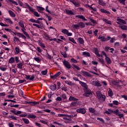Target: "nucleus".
<instances>
[{
	"label": "nucleus",
	"instance_id": "23",
	"mask_svg": "<svg viewBox=\"0 0 127 127\" xmlns=\"http://www.w3.org/2000/svg\"><path fill=\"white\" fill-rule=\"evenodd\" d=\"M94 4H92L91 5H89L88 4H86V5L87 6H88V7H89L90 8V9H91V10H93V11H97V8H93V7H92V6Z\"/></svg>",
	"mask_w": 127,
	"mask_h": 127
},
{
	"label": "nucleus",
	"instance_id": "4",
	"mask_svg": "<svg viewBox=\"0 0 127 127\" xmlns=\"http://www.w3.org/2000/svg\"><path fill=\"white\" fill-rule=\"evenodd\" d=\"M114 114H115V115H116V116H118L119 119H122L124 117V114H121V112H120V110L119 109H116L114 112Z\"/></svg>",
	"mask_w": 127,
	"mask_h": 127
},
{
	"label": "nucleus",
	"instance_id": "21",
	"mask_svg": "<svg viewBox=\"0 0 127 127\" xmlns=\"http://www.w3.org/2000/svg\"><path fill=\"white\" fill-rule=\"evenodd\" d=\"M72 66L73 69H76V70H77L78 71L81 70V68H80V67H79L78 65H76L75 64H72Z\"/></svg>",
	"mask_w": 127,
	"mask_h": 127
},
{
	"label": "nucleus",
	"instance_id": "18",
	"mask_svg": "<svg viewBox=\"0 0 127 127\" xmlns=\"http://www.w3.org/2000/svg\"><path fill=\"white\" fill-rule=\"evenodd\" d=\"M119 28H121L122 30H127V26L126 25H121L119 26Z\"/></svg>",
	"mask_w": 127,
	"mask_h": 127
},
{
	"label": "nucleus",
	"instance_id": "54",
	"mask_svg": "<svg viewBox=\"0 0 127 127\" xmlns=\"http://www.w3.org/2000/svg\"><path fill=\"white\" fill-rule=\"evenodd\" d=\"M15 50L16 51V53H17V54L18 53H19V52H20V50L19 49V47H17L15 48Z\"/></svg>",
	"mask_w": 127,
	"mask_h": 127
},
{
	"label": "nucleus",
	"instance_id": "6",
	"mask_svg": "<svg viewBox=\"0 0 127 127\" xmlns=\"http://www.w3.org/2000/svg\"><path fill=\"white\" fill-rule=\"evenodd\" d=\"M63 64L64 66V67H65V68H66V69H68V70L69 69H71V64H70V63H68V61L64 60L63 62Z\"/></svg>",
	"mask_w": 127,
	"mask_h": 127
},
{
	"label": "nucleus",
	"instance_id": "5",
	"mask_svg": "<svg viewBox=\"0 0 127 127\" xmlns=\"http://www.w3.org/2000/svg\"><path fill=\"white\" fill-rule=\"evenodd\" d=\"M117 21H118L116 22L117 24L120 25H123V24H126L127 23V21L123 19L117 18Z\"/></svg>",
	"mask_w": 127,
	"mask_h": 127
},
{
	"label": "nucleus",
	"instance_id": "52",
	"mask_svg": "<svg viewBox=\"0 0 127 127\" xmlns=\"http://www.w3.org/2000/svg\"><path fill=\"white\" fill-rule=\"evenodd\" d=\"M58 116L59 117H67V118H71V116H69L66 115L65 114H58Z\"/></svg>",
	"mask_w": 127,
	"mask_h": 127
},
{
	"label": "nucleus",
	"instance_id": "34",
	"mask_svg": "<svg viewBox=\"0 0 127 127\" xmlns=\"http://www.w3.org/2000/svg\"><path fill=\"white\" fill-rule=\"evenodd\" d=\"M26 5H27V6H28L29 10L31 11V12H33V13H34V11H35L34 10V9H33L31 7H30V6H29V5L27 3H26Z\"/></svg>",
	"mask_w": 127,
	"mask_h": 127
},
{
	"label": "nucleus",
	"instance_id": "60",
	"mask_svg": "<svg viewBox=\"0 0 127 127\" xmlns=\"http://www.w3.org/2000/svg\"><path fill=\"white\" fill-rule=\"evenodd\" d=\"M33 14H34L35 16H36L37 17H39V16H40V15L39 14L38 12H37V11H35L33 13Z\"/></svg>",
	"mask_w": 127,
	"mask_h": 127
},
{
	"label": "nucleus",
	"instance_id": "49",
	"mask_svg": "<svg viewBox=\"0 0 127 127\" xmlns=\"http://www.w3.org/2000/svg\"><path fill=\"white\" fill-rule=\"evenodd\" d=\"M90 21L92 22L93 24H97L98 22L95 20L93 19L92 18H90Z\"/></svg>",
	"mask_w": 127,
	"mask_h": 127
},
{
	"label": "nucleus",
	"instance_id": "25",
	"mask_svg": "<svg viewBox=\"0 0 127 127\" xmlns=\"http://www.w3.org/2000/svg\"><path fill=\"white\" fill-rule=\"evenodd\" d=\"M18 23L20 26L22 27V29H24L25 30V28H24V23H23V21H19Z\"/></svg>",
	"mask_w": 127,
	"mask_h": 127
},
{
	"label": "nucleus",
	"instance_id": "2",
	"mask_svg": "<svg viewBox=\"0 0 127 127\" xmlns=\"http://www.w3.org/2000/svg\"><path fill=\"white\" fill-rule=\"evenodd\" d=\"M84 94H83V96L84 97H90V95H92V92H91V90L89 89L88 88L84 89Z\"/></svg>",
	"mask_w": 127,
	"mask_h": 127
},
{
	"label": "nucleus",
	"instance_id": "20",
	"mask_svg": "<svg viewBox=\"0 0 127 127\" xmlns=\"http://www.w3.org/2000/svg\"><path fill=\"white\" fill-rule=\"evenodd\" d=\"M100 11L103 13H106L107 14H111V12L105 9H100Z\"/></svg>",
	"mask_w": 127,
	"mask_h": 127
},
{
	"label": "nucleus",
	"instance_id": "22",
	"mask_svg": "<svg viewBox=\"0 0 127 127\" xmlns=\"http://www.w3.org/2000/svg\"><path fill=\"white\" fill-rule=\"evenodd\" d=\"M102 20L105 22V23H107V24H110V25H112V21L110 20H109L107 19L103 18Z\"/></svg>",
	"mask_w": 127,
	"mask_h": 127
},
{
	"label": "nucleus",
	"instance_id": "19",
	"mask_svg": "<svg viewBox=\"0 0 127 127\" xmlns=\"http://www.w3.org/2000/svg\"><path fill=\"white\" fill-rule=\"evenodd\" d=\"M78 26L80 28H84V27H85V23H84V22H80L79 23H78Z\"/></svg>",
	"mask_w": 127,
	"mask_h": 127
},
{
	"label": "nucleus",
	"instance_id": "7",
	"mask_svg": "<svg viewBox=\"0 0 127 127\" xmlns=\"http://www.w3.org/2000/svg\"><path fill=\"white\" fill-rule=\"evenodd\" d=\"M81 73L82 74L84 77H88L89 78H91V77H92V74L88 72V71H85L82 70L81 71Z\"/></svg>",
	"mask_w": 127,
	"mask_h": 127
},
{
	"label": "nucleus",
	"instance_id": "16",
	"mask_svg": "<svg viewBox=\"0 0 127 127\" xmlns=\"http://www.w3.org/2000/svg\"><path fill=\"white\" fill-rule=\"evenodd\" d=\"M50 89H51L52 91H55V90L57 89V85L55 84H54V85H52L50 86Z\"/></svg>",
	"mask_w": 127,
	"mask_h": 127
},
{
	"label": "nucleus",
	"instance_id": "58",
	"mask_svg": "<svg viewBox=\"0 0 127 127\" xmlns=\"http://www.w3.org/2000/svg\"><path fill=\"white\" fill-rule=\"evenodd\" d=\"M41 73L42 75H46V74H47V69H46L45 70H42Z\"/></svg>",
	"mask_w": 127,
	"mask_h": 127
},
{
	"label": "nucleus",
	"instance_id": "26",
	"mask_svg": "<svg viewBox=\"0 0 127 127\" xmlns=\"http://www.w3.org/2000/svg\"><path fill=\"white\" fill-rule=\"evenodd\" d=\"M4 20L5 21H6V22H8L9 23H10V24H13V22H12V21H11V19H10V18H5Z\"/></svg>",
	"mask_w": 127,
	"mask_h": 127
},
{
	"label": "nucleus",
	"instance_id": "24",
	"mask_svg": "<svg viewBox=\"0 0 127 127\" xmlns=\"http://www.w3.org/2000/svg\"><path fill=\"white\" fill-rule=\"evenodd\" d=\"M93 83H94V86L96 87H102V84L99 81H93Z\"/></svg>",
	"mask_w": 127,
	"mask_h": 127
},
{
	"label": "nucleus",
	"instance_id": "9",
	"mask_svg": "<svg viewBox=\"0 0 127 127\" xmlns=\"http://www.w3.org/2000/svg\"><path fill=\"white\" fill-rule=\"evenodd\" d=\"M77 113L79 114H82V115H85L86 114V109L84 108H79L76 109Z\"/></svg>",
	"mask_w": 127,
	"mask_h": 127
},
{
	"label": "nucleus",
	"instance_id": "13",
	"mask_svg": "<svg viewBox=\"0 0 127 127\" xmlns=\"http://www.w3.org/2000/svg\"><path fill=\"white\" fill-rule=\"evenodd\" d=\"M105 61L106 62V63L108 64V65L112 64V60H111V58L108 57H106L105 58Z\"/></svg>",
	"mask_w": 127,
	"mask_h": 127
},
{
	"label": "nucleus",
	"instance_id": "42",
	"mask_svg": "<svg viewBox=\"0 0 127 127\" xmlns=\"http://www.w3.org/2000/svg\"><path fill=\"white\" fill-rule=\"evenodd\" d=\"M68 39H69V41H71V42L73 43L74 44H77L76 41H75V40H74V38H71V37H69Z\"/></svg>",
	"mask_w": 127,
	"mask_h": 127
},
{
	"label": "nucleus",
	"instance_id": "63",
	"mask_svg": "<svg viewBox=\"0 0 127 127\" xmlns=\"http://www.w3.org/2000/svg\"><path fill=\"white\" fill-rule=\"evenodd\" d=\"M36 50L39 52V53H41V52L42 51V50L40 48V47H37Z\"/></svg>",
	"mask_w": 127,
	"mask_h": 127
},
{
	"label": "nucleus",
	"instance_id": "8",
	"mask_svg": "<svg viewBox=\"0 0 127 127\" xmlns=\"http://www.w3.org/2000/svg\"><path fill=\"white\" fill-rule=\"evenodd\" d=\"M25 76L26 80H30V81H33L34 78H35V76L34 75H30L25 74Z\"/></svg>",
	"mask_w": 127,
	"mask_h": 127
},
{
	"label": "nucleus",
	"instance_id": "39",
	"mask_svg": "<svg viewBox=\"0 0 127 127\" xmlns=\"http://www.w3.org/2000/svg\"><path fill=\"white\" fill-rule=\"evenodd\" d=\"M65 84H67V85H69V86H73V85H74V84L73 83V82H72V81H69L68 80H66L65 81Z\"/></svg>",
	"mask_w": 127,
	"mask_h": 127
},
{
	"label": "nucleus",
	"instance_id": "31",
	"mask_svg": "<svg viewBox=\"0 0 127 127\" xmlns=\"http://www.w3.org/2000/svg\"><path fill=\"white\" fill-rule=\"evenodd\" d=\"M88 111L89 113H91V114H94V113H96V110L93 108H89L88 109Z\"/></svg>",
	"mask_w": 127,
	"mask_h": 127
},
{
	"label": "nucleus",
	"instance_id": "53",
	"mask_svg": "<svg viewBox=\"0 0 127 127\" xmlns=\"http://www.w3.org/2000/svg\"><path fill=\"white\" fill-rule=\"evenodd\" d=\"M68 30L66 29H63L62 31V32L63 33H64V34H65L66 35L67 33H68Z\"/></svg>",
	"mask_w": 127,
	"mask_h": 127
},
{
	"label": "nucleus",
	"instance_id": "38",
	"mask_svg": "<svg viewBox=\"0 0 127 127\" xmlns=\"http://www.w3.org/2000/svg\"><path fill=\"white\" fill-rule=\"evenodd\" d=\"M0 70L3 71H5L6 70V66H5V65H2L0 66Z\"/></svg>",
	"mask_w": 127,
	"mask_h": 127
},
{
	"label": "nucleus",
	"instance_id": "46",
	"mask_svg": "<svg viewBox=\"0 0 127 127\" xmlns=\"http://www.w3.org/2000/svg\"><path fill=\"white\" fill-rule=\"evenodd\" d=\"M69 101H78V99L75 98V97L72 96H70L69 98Z\"/></svg>",
	"mask_w": 127,
	"mask_h": 127
},
{
	"label": "nucleus",
	"instance_id": "28",
	"mask_svg": "<svg viewBox=\"0 0 127 127\" xmlns=\"http://www.w3.org/2000/svg\"><path fill=\"white\" fill-rule=\"evenodd\" d=\"M17 36L19 37H21L22 38H23L24 39H26V37L24 36V35H23L21 33H17Z\"/></svg>",
	"mask_w": 127,
	"mask_h": 127
},
{
	"label": "nucleus",
	"instance_id": "3",
	"mask_svg": "<svg viewBox=\"0 0 127 127\" xmlns=\"http://www.w3.org/2000/svg\"><path fill=\"white\" fill-rule=\"evenodd\" d=\"M98 39H101V41L102 42H105V41H109V40L111 39V37L108 36L107 37V38H106L105 36L100 35L98 38Z\"/></svg>",
	"mask_w": 127,
	"mask_h": 127
},
{
	"label": "nucleus",
	"instance_id": "15",
	"mask_svg": "<svg viewBox=\"0 0 127 127\" xmlns=\"http://www.w3.org/2000/svg\"><path fill=\"white\" fill-rule=\"evenodd\" d=\"M37 8L38 11L40 13H41L42 11H43V10H45V9L43 7H41L40 6H37Z\"/></svg>",
	"mask_w": 127,
	"mask_h": 127
},
{
	"label": "nucleus",
	"instance_id": "32",
	"mask_svg": "<svg viewBox=\"0 0 127 127\" xmlns=\"http://www.w3.org/2000/svg\"><path fill=\"white\" fill-rule=\"evenodd\" d=\"M14 61H15L14 58L11 57L10 59H9L8 62L10 64H13V63H14Z\"/></svg>",
	"mask_w": 127,
	"mask_h": 127
},
{
	"label": "nucleus",
	"instance_id": "27",
	"mask_svg": "<svg viewBox=\"0 0 127 127\" xmlns=\"http://www.w3.org/2000/svg\"><path fill=\"white\" fill-rule=\"evenodd\" d=\"M8 13L11 17H15V14L12 11L10 10H8Z\"/></svg>",
	"mask_w": 127,
	"mask_h": 127
},
{
	"label": "nucleus",
	"instance_id": "51",
	"mask_svg": "<svg viewBox=\"0 0 127 127\" xmlns=\"http://www.w3.org/2000/svg\"><path fill=\"white\" fill-rule=\"evenodd\" d=\"M97 121H99V122H101L102 123V124H105V120L101 118H97Z\"/></svg>",
	"mask_w": 127,
	"mask_h": 127
},
{
	"label": "nucleus",
	"instance_id": "17",
	"mask_svg": "<svg viewBox=\"0 0 127 127\" xmlns=\"http://www.w3.org/2000/svg\"><path fill=\"white\" fill-rule=\"evenodd\" d=\"M79 83L80 85L82 86V87H83V88H84V89L87 88V84H86V83L81 81H79Z\"/></svg>",
	"mask_w": 127,
	"mask_h": 127
},
{
	"label": "nucleus",
	"instance_id": "14",
	"mask_svg": "<svg viewBox=\"0 0 127 127\" xmlns=\"http://www.w3.org/2000/svg\"><path fill=\"white\" fill-rule=\"evenodd\" d=\"M11 113H12L14 114V115H15L16 116H17V115H20L21 114L22 112L20 111H15V110H10Z\"/></svg>",
	"mask_w": 127,
	"mask_h": 127
},
{
	"label": "nucleus",
	"instance_id": "55",
	"mask_svg": "<svg viewBox=\"0 0 127 127\" xmlns=\"http://www.w3.org/2000/svg\"><path fill=\"white\" fill-rule=\"evenodd\" d=\"M70 62L71 63H78L77 60H75L74 58L71 59Z\"/></svg>",
	"mask_w": 127,
	"mask_h": 127
},
{
	"label": "nucleus",
	"instance_id": "10",
	"mask_svg": "<svg viewBox=\"0 0 127 127\" xmlns=\"http://www.w3.org/2000/svg\"><path fill=\"white\" fill-rule=\"evenodd\" d=\"M61 75V72L60 71L58 72L57 73H56L54 75H51L50 77L51 79H53V80H55L56 79H57V77H59Z\"/></svg>",
	"mask_w": 127,
	"mask_h": 127
},
{
	"label": "nucleus",
	"instance_id": "45",
	"mask_svg": "<svg viewBox=\"0 0 127 127\" xmlns=\"http://www.w3.org/2000/svg\"><path fill=\"white\" fill-rule=\"evenodd\" d=\"M61 54L63 55L64 58H67V53H66V52H61Z\"/></svg>",
	"mask_w": 127,
	"mask_h": 127
},
{
	"label": "nucleus",
	"instance_id": "57",
	"mask_svg": "<svg viewBox=\"0 0 127 127\" xmlns=\"http://www.w3.org/2000/svg\"><path fill=\"white\" fill-rule=\"evenodd\" d=\"M34 60L38 62V63H39V62L41 61V60H40V59H39V58H34Z\"/></svg>",
	"mask_w": 127,
	"mask_h": 127
},
{
	"label": "nucleus",
	"instance_id": "30",
	"mask_svg": "<svg viewBox=\"0 0 127 127\" xmlns=\"http://www.w3.org/2000/svg\"><path fill=\"white\" fill-rule=\"evenodd\" d=\"M98 3L100 4V5H102V6H104V5H106V3L103 1V0H100L98 1Z\"/></svg>",
	"mask_w": 127,
	"mask_h": 127
},
{
	"label": "nucleus",
	"instance_id": "40",
	"mask_svg": "<svg viewBox=\"0 0 127 127\" xmlns=\"http://www.w3.org/2000/svg\"><path fill=\"white\" fill-rule=\"evenodd\" d=\"M23 29H21V30H22V32L24 33V34L25 35H26V37H27L28 38H29V39L30 38V37H29V35H28L27 34V33L26 32H25L24 31V30H23Z\"/></svg>",
	"mask_w": 127,
	"mask_h": 127
},
{
	"label": "nucleus",
	"instance_id": "35",
	"mask_svg": "<svg viewBox=\"0 0 127 127\" xmlns=\"http://www.w3.org/2000/svg\"><path fill=\"white\" fill-rule=\"evenodd\" d=\"M108 95L109 97H113L114 93H113V91H112V89L109 88L108 91Z\"/></svg>",
	"mask_w": 127,
	"mask_h": 127
},
{
	"label": "nucleus",
	"instance_id": "64",
	"mask_svg": "<svg viewBox=\"0 0 127 127\" xmlns=\"http://www.w3.org/2000/svg\"><path fill=\"white\" fill-rule=\"evenodd\" d=\"M9 127H13L14 126L13 125V123L12 122L8 123Z\"/></svg>",
	"mask_w": 127,
	"mask_h": 127
},
{
	"label": "nucleus",
	"instance_id": "36",
	"mask_svg": "<svg viewBox=\"0 0 127 127\" xmlns=\"http://www.w3.org/2000/svg\"><path fill=\"white\" fill-rule=\"evenodd\" d=\"M22 120L23 122H24V124H26V125H28V124H29V120H28V119L22 118Z\"/></svg>",
	"mask_w": 127,
	"mask_h": 127
},
{
	"label": "nucleus",
	"instance_id": "50",
	"mask_svg": "<svg viewBox=\"0 0 127 127\" xmlns=\"http://www.w3.org/2000/svg\"><path fill=\"white\" fill-rule=\"evenodd\" d=\"M99 62H100L102 65H105V61H104V59L99 58Z\"/></svg>",
	"mask_w": 127,
	"mask_h": 127
},
{
	"label": "nucleus",
	"instance_id": "33",
	"mask_svg": "<svg viewBox=\"0 0 127 127\" xmlns=\"http://www.w3.org/2000/svg\"><path fill=\"white\" fill-rule=\"evenodd\" d=\"M82 54H83V56H85V57H90V56H91L90 55L89 53V52H83Z\"/></svg>",
	"mask_w": 127,
	"mask_h": 127
},
{
	"label": "nucleus",
	"instance_id": "62",
	"mask_svg": "<svg viewBox=\"0 0 127 127\" xmlns=\"http://www.w3.org/2000/svg\"><path fill=\"white\" fill-rule=\"evenodd\" d=\"M13 41L14 42H18V41H19V39H18V38H17V37H14Z\"/></svg>",
	"mask_w": 127,
	"mask_h": 127
},
{
	"label": "nucleus",
	"instance_id": "41",
	"mask_svg": "<svg viewBox=\"0 0 127 127\" xmlns=\"http://www.w3.org/2000/svg\"><path fill=\"white\" fill-rule=\"evenodd\" d=\"M59 41H60V39L53 38L50 40V41H56L57 43H59Z\"/></svg>",
	"mask_w": 127,
	"mask_h": 127
},
{
	"label": "nucleus",
	"instance_id": "47",
	"mask_svg": "<svg viewBox=\"0 0 127 127\" xmlns=\"http://www.w3.org/2000/svg\"><path fill=\"white\" fill-rule=\"evenodd\" d=\"M28 119H36V116L34 115H29L28 116Z\"/></svg>",
	"mask_w": 127,
	"mask_h": 127
},
{
	"label": "nucleus",
	"instance_id": "44",
	"mask_svg": "<svg viewBox=\"0 0 127 127\" xmlns=\"http://www.w3.org/2000/svg\"><path fill=\"white\" fill-rule=\"evenodd\" d=\"M8 1H9V2H11V3H13V4H15V5H18V3H17V2L13 0H8Z\"/></svg>",
	"mask_w": 127,
	"mask_h": 127
},
{
	"label": "nucleus",
	"instance_id": "11",
	"mask_svg": "<svg viewBox=\"0 0 127 127\" xmlns=\"http://www.w3.org/2000/svg\"><path fill=\"white\" fill-rule=\"evenodd\" d=\"M75 17L77 18H79V19H82L83 21H87V19L85 18V16H84L82 15H77L75 16Z\"/></svg>",
	"mask_w": 127,
	"mask_h": 127
},
{
	"label": "nucleus",
	"instance_id": "43",
	"mask_svg": "<svg viewBox=\"0 0 127 127\" xmlns=\"http://www.w3.org/2000/svg\"><path fill=\"white\" fill-rule=\"evenodd\" d=\"M39 104H41V101H40V102L33 101L32 103V106H35V105H39Z\"/></svg>",
	"mask_w": 127,
	"mask_h": 127
},
{
	"label": "nucleus",
	"instance_id": "12",
	"mask_svg": "<svg viewBox=\"0 0 127 127\" xmlns=\"http://www.w3.org/2000/svg\"><path fill=\"white\" fill-rule=\"evenodd\" d=\"M64 11L66 14L74 15V12L72 10L65 9Z\"/></svg>",
	"mask_w": 127,
	"mask_h": 127
},
{
	"label": "nucleus",
	"instance_id": "1",
	"mask_svg": "<svg viewBox=\"0 0 127 127\" xmlns=\"http://www.w3.org/2000/svg\"><path fill=\"white\" fill-rule=\"evenodd\" d=\"M96 96L99 101H103L105 102L106 101V95H103L102 92L100 91L96 92Z\"/></svg>",
	"mask_w": 127,
	"mask_h": 127
},
{
	"label": "nucleus",
	"instance_id": "48",
	"mask_svg": "<svg viewBox=\"0 0 127 127\" xmlns=\"http://www.w3.org/2000/svg\"><path fill=\"white\" fill-rule=\"evenodd\" d=\"M22 66H23V64L22 63H19L17 64V68L19 69H22Z\"/></svg>",
	"mask_w": 127,
	"mask_h": 127
},
{
	"label": "nucleus",
	"instance_id": "59",
	"mask_svg": "<svg viewBox=\"0 0 127 127\" xmlns=\"http://www.w3.org/2000/svg\"><path fill=\"white\" fill-rule=\"evenodd\" d=\"M17 2L20 6H22V5H23V3L20 1V0H18Z\"/></svg>",
	"mask_w": 127,
	"mask_h": 127
},
{
	"label": "nucleus",
	"instance_id": "37",
	"mask_svg": "<svg viewBox=\"0 0 127 127\" xmlns=\"http://www.w3.org/2000/svg\"><path fill=\"white\" fill-rule=\"evenodd\" d=\"M72 28L74 29H79L80 28L79 27V25L78 24H73L72 25Z\"/></svg>",
	"mask_w": 127,
	"mask_h": 127
},
{
	"label": "nucleus",
	"instance_id": "56",
	"mask_svg": "<svg viewBox=\"0 0 127 127\" xmlns=\"http://www.w3.org/2000/svg\"><path fill=\"white\" fill-rule=\"evenodd\" d=\"M62 98L63 100H67V96L65 94H62Z\"/></svg>",
	"mask_w": 127,
	"mask_h": 127
},
{
	"label": "nucleus",
	"instance_id": "61",
	"mask_svg": "<svg viewBox=\"0 0 127 127\" xmlns=\"http://www.w3.org/2000/svg\"><path fill=\"white\" fill-rule=\"evenodd\" d=\"M44 36L47 38V39H49V40H50V37H49V35H48L47 33H44Z\"/></svg>",
	"mask_w": 127,
	"mask_h": 127
},
{
	"label": "nucleus",
	"instance_id": "29",
	"mask_svg": "<svg viewBox=\"0 0 127 127\" xmlns=\"http://www.w3.org/2000/svg\"><path fill=\"white\" fill-rule=\"evenodd\" d=\"M77 41H78L79 44H84V40L82 38H78Z\"/></svg>",
	"mask_w": 127,
	"mask_h": 127
}]
</instances>
